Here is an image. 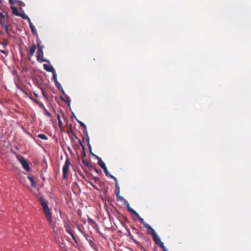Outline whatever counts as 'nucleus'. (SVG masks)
Segmentation results:
<instances>
[{
    "label": "nucleus",
    "instance_id": "1",
    "mask_svg": "<svg viewBox=\"0 0 251 251\" xmlns=\"http://www.w3.org/2000/svg\"><path fill=\"white\" fill-rule=\"evenodd\" d=\"M37 52H36V57H37V60L39 62H49V61L47 59H44L43 58L44 55V52L43 48V47L41 46V45L40 44L39 42H38L37 43Z\"/></svg>",
    "mask_w": 251,
    "mask_h": 251
},
{
    "label": "nucleus",
    "instance_id": "2",
    "mask_svg": "<svg viewBox=\"0 0 251 251\" xmlns=\"http://www.w3.org/2000/svg\"><path fill=\"white\" fill-rule=\"evenodd\" d=\"M16 157L18 160L21 163L23 167L27 172L30 171V168L25 159L21 155H17Z\"/></svg>",
    "mask_w": 251,
    "mask_h": 251
},
{
    "label": "nucleus",
    "instance_id": "3",
    "mask_svg": "<svg viewBox=\"0 0 251 251\" xmlns=\"http://www.w3.org/2000/svg\"><path fill=\"white\" fill-rule=\"evenodd\" d=\"M70 165V161L68 158H67L65 160V162L64 164L62 169L63 176L62 178L66 179L67 178V175L69 170V166Z\"/></svg>",
    "mask_w": 251,
    "mask_h": 251
},
{
    "label": "nucleus",
    "instance_id": "4",
    "mask_svg": "<svg viewBox=\"0 0 251 251\" xmlns=\"http://www.w3.org/2000/svg\"><path fill=\"white\" fill-rule=\"evenodd\" d=\"M126 206L127 207L128 211L129 212L134 214L136 216V217L139 220L140 223L143 224L144 226L145 227V225H147L148 224L145 222L144 219L140 216V215L138 214V213L136 212V211H135L134 209L130 207L129 204L128 203H127L126 204Z\"/></svg>",
    "mask_w": 251,
    "mask_h": 251
},
{
    "label": "nucleus",
    "instance_id": "5",
    "mask_svg": "<svg viewBox=\"0 0 251 251\" xmlns=\"http://www.w3.org/2000/svg\"><path fill=\"white\" fill-rule=\"evenodd\" d=\"M43 211L48 221L50 224H51L52 223V220L51 213L50 209H49V208H48L46 209L43 210Z\"/></svg>",
    "mask_w": 251,
    "mask_h": 251
},
{
    "label": "nucleus",
    "instance_id": "6",
    "mask_svg": "<svg viewBox=\"0 0 251 251\" xmlns=\"http://www.w3.org/2000/svg\"><path fill=\"white\" fill-rule=\"evenodd\" d=\"M145 227L148 229L147 233L148 234L151 235H157L155 230L151 227L150 225H145Z\"/></svg>",
    "mask_w": 251,
    "mask_h": 251
},
{
    "label": "nucleus",
    "instance_id": "7",
    "mask_svg": "<svg viewBox=\"0 0 251 251\" xmlns=\"http://www.w3.org/2000/svg\"><path fill=\"white\" fill-rule=\"evenodd\" d=\"M36 48L37 46L35 45H33L32 46L30 47L29 49V52H27V56L30 57L32 56L36 50Z\"/></svg>",
    "mask_w": 251,
    "mask_h": 251
},
{
    "label": "nucleus",
    "instance_id": "8",
    "mask_svg": "<svg viewBox=\"0 0 251 251\" xmlns=\"http://www.w3.org/2000/svg\"><path fill=\"white\" fill-rule=\"evenodd\" d=\"M120 186L118 184V182H116L115 189V195L118 198L123 199V197H121L120 195Z\"/></svg>",
    "mask_w": 251,
    "mask_h": 251
},
{
    "label": "nucleus",
    "instance_id": "9",
    "mask_svg": "<svg viewBox=\"0 0 251 251\" xmlns=\"http://www.w3.org/2000/svg\"><path fill=\"white\" fill-rule=\"evenodd\" d=\"M39 201H40L41 205H42L43 210H44V209H46L49 208L48 203L45 201V200L44 199V198H40Z\"/></svg>",
    "mask_w": 251,
    "mask_h": 251
},
{
    "label": "nucleus",
    "instance_id": "10",
    "mask_svg": "<svg viewBox=\"0 0 251 251\" xmlns=\"http://www.w3.org/2000/svg\"><path fill=\"white\" fill-rule=\"evenodd\" d=\"M64 226L67 233L70 235H74V230L71 229L70 226L67 223H65Z\"/></svg>",
    "mask_w": 251,
    "mask_h": 251
},
{
    "label": "nucleus",
    "instance_id": "11",
    "mask_svg": "<svg viewBox=\"0 0 251 251\" xmlns=\"http://www.w3.org/2000/svg\"><path fill=\"white\" fill-rule=\"evenodd\" d=\"M44 69L47 72L53 73L55 70L52 66H49L47 64H44Z\"/></svg>",
    "mask_w": 251,
    "mask_h": 251
},
{
    "label": "nucleus",
    "instance_id": "12",
    "mask_svg": "<svg viewBox=\"0 0 251 251\" xmlns=\"http://www.w3.org/2000/svg\"><path fill=\"white\" fill-rule=\"evenodd\" d=\"M29 26H30V29L32 31V33L34 35H35L37 34V30L35 27V26H34V25H33V24L32 23L30 19H29Z\"/></svg>",
    "mask_w": 251,
    "mask_h": 251
},
{
    "label": "nucleus",
    "instance_id": "13",
    "mask_svg": "<svg viewBox=\"0 0 251 251\" xmlns=\"http://www.w3.org/2000/svg\"><path fill=\"white\" fill-rule=\"evenodd\" d=\"M97 158L98 159V164L102 168H105L106 166L104 162L102 160L101 158L96 156Z\"/></svg>",
    "mask_w": 251,
    "mask_h": 251
},
{
    "label": "nucleus",
    "instance_id": "14",
    "mask_svg": "<svg viewBox=\"0 0 251 251\" xmlns=\"http://www.w3.org/2000/svg\"><path fill=\"white\" fill-rule=\"evenodd\" d=\"M153 240L155 244L158 246H160L161 243H163L161 241L159 236H152Z\"/></svg>",
    "mask_w": 251,
    "mask_h": 251
},
{
    "label": "nucleus",
    "instance_id": "15",
    "mask_svg": "<svg viewBox=\"0 0 251 251\" xmlns=\"http://www.w3.org/2000/svg\"><path fill=\"white\" fill-rule=\"evenodd\" d=\"M27 179L29 180L31 185L32 187L35 188L36 186V182H35L33 178L31 176H27Z\"/></svg>",
    "mask_w": 251,
    "mask_h": 251
},
{
    "label": "nucleus",
    "instance_id": "16",
    "mask_svg": "<svg viewBox=\"0 0 251 251\" xmlns=\"http://www.w3.org/2000/svg\"><path fill=\"white\" fill-rule=\"evenodd\" d=\"M11 8H12V10L13 13L14 15H16V16H19V15H20V14H21V13H20L18 12V9H17L16 7H11Z\"/></svg>",
    "mask_w": 251,
    "mask_h": 251
},
{
    "label": "nucleus",
    "instance_id": "17",
    "mask_svg": "<svg viewBox=\"0 0 251 251\" xmlns=\"http://www.w3.org/2000/svg\"><path fill=\"white\" fill-rule=\"evenodd\" d=\"M37 137L44 140H48V137L44 134H40L37 136Z\"/></svg>",
    "mask_w": 251,
    "mask_h": 251
},
{
    "label": "nucleus",
    "instance_id": "18",
    "mask_svg": "<svg viewBox=\"0 0 251 251\" xmlns=\"http://www.w3.org/2000/svg\"><path fill=\"white\" fill-rule=\"evenodd\" d=\"M62 93H63V95H64V96L65 97L66 99H67V101H66L65 100L63 99V98H62V100H63L64 101H65V102H66V103H69V102H70V98H69V97H68V96H67V95L65 94V92H64V90H62Z\"/></svg>",
    "mask_w": 251,
    "mask_h": 251
},
{
    "label": "nucleus",
    "instance_id": "19",
    "mask_svg": "<svg viewBox=\"0 0 251 251\" xmlns=\"http://www.w3.org/2000/svg\"><path fill=\"white\" fill-rule=\"evenodd\" d=\"M19 16L22 17L24 19H27L29 22V19H30V18L25 14H20V15Z\"/></svg>",
    "mask_w": 251,
    "mask_h": 251
},
{
    "label": "nucleus",
    "instance_id": "20",
    "mask_svg": "<svg viewBox=\"0 0 251 251\" xmlns=\"http://www.w3.org/2000/svg\"><path fill=\"white\" fill-rule=\"evenodd\" d=\"M87 145L88 146V148H89V151H90V153L93 155H94V154L93 153H92V148L91 147V145H90V143H89V139L88 138V140H87Z\"/></svg>",
    "mask_w": 251,
    "mask_h": 251
},
{
    "label": "nucleus",
    "instance_id": "21",
    "mask_svg": "<svg viewBox=\"0 0 251 251\" xmlns=\"http://www.w3.org/2000/svg\"><path fill=\"white\" fill-rule=\"evenodd\" d=\"M55 86L59 90H60V89L62 88L60 83L58 81L55 82Z\"/></svg>",
    "mask_w": 251,
    "mask_h": 251
},
{
    "label": "nucleus",
    "instance_id": "22",
    "mask_svg": "<svg viewBox=\"0 0 251 251\" xmlns=\"http://www.w3.org/2000/svg\"><path fill=\"white\" fill-rule=\"evenodd\" d=\"M93 180H94V182L95 183H99L100 184L101 183V182L100 181V179L99 177H94Z\"/></svg>",
    "mask_w": 251,
    "mask_h": 251
},
{
    "label": "nucleus",
    "instance_id": "23",
    "mask_svg": "<svg viewBox=\"0 0 251 251\" xmlns=\"http://www.w3.org/2000/svg\"><path fill=\"white\" fill-rule=\"evenodd\" d=\"M52 79L54 81V83L58 81L57 79V75L55 72L53 73V76Z\"/></svg>",
    "mask_w": 251,
    "mask_h": 251
},
{
    "label": "nucleus",
    "instance_id": "24",
    "mask_svg": "<svg viewBox=\"0 0 251 251\" xmlns=\"http://www.w3.org/2000/svg\"><path fill=\"white\" fill-rule=\"evenodd\" d=\"M104 171V172L105 173V175L108 176L109 175V172L107 170V167H105V168H103L102 169Z\"/></svg>",
    "mask_w": 251,
    "mask_h": 251
},
{
    "label": "nucleus",
    "instance_id": "25",
    "mask_svg": "<svg viewBox=\"0 0 251 251\" xmlns=\"http://www.w3.org/2000/svg\"><path fill=\"white\" fill-rule=\"evenodd\" d=\"M77 122H78V123L79 124V125H80L82 127H84V128H86V125H85V124H84V123H83V122H80V121H78V120H77Z\"/></svg>",
    "mask_w": 251,
    "mask_h": 251
},
{
    "label": "nucleus",
    "instance_id": "26",
    "mask_svg": "<svg viewBox=\"0 0 251 251\" xmlns=\"http://www.w3.org/2000/svg\"><path fill=\"white\" fill-rule=\"evenodd\" d=\"M108 176L110 177L112 179H113L115 181V183H116V182H118L117 178L112 175L109 174Z\"/></svg>",
    "mask_w": 251,
    "mask_h": 251
},
{
    "label": "nucleus",
    "instance_id": "27",
    "mask_svg": "<svg viewBox=\"0 0 251 251\" xmlns=\"http://www.w3.org/2000/svg\"><path fill=\"white\" fill-rule=\"evenodd\" d=\"M0 51L3 53V54H5L6 55H7L8 54V51L6 50H0Z\"/></svg>",
    "mask_w": 251,
    "mask_h": 251
},
{
    "label": "nucleus",
    "instance_id": "28",
    "mask_svg": "<svg viewBox=\"0 0 251 251\" xmlns=\"http://www.w3.org/2000/svg\"><path fill=\"white\" fill-rule=\"evenodd\" d=\"M160 247L163 249V251H167L163 243H161Z\"/></svg>",
    "mask_w": 251,
    "mask_h": 251
},
{
    "label": "nucleus",
    "instance_id": "29",
    "mask_svg": "<svg viewBox=\"0 0 251 251\" xmlns=\"http://www.w3.org/2000/svg\"><path fill=\"white\" fill-rule=\"evenodd\" d=\"M45 115H46L47 116H48L49 117H50L51 115V114L46 109H45Z\"/></svg>",
    "mask_w": 251,
    "mask_h": 251
},
{
    "label": "nucleus",
    "instance_id": "30",
    "mask_svg": "<svg viewBox=\"0 0 251 251\" xmlns=\"http://www.w3.org/2000/svg\"><path fill=\"white\" fill-rule=\"evenodd\" d=\"M89 183H90V184H91V185H92V186L94 189H96V190H98V188H97V187L96 185H94L92 182H89Z\"/></svg>",
    "mask_w": 251,
    "mask_h": 251
},
{
    "label": "nucleus",
    "instance_id": "31",
    "mask_svg": "<svg viewBox=\"0 0 251 251\" xmlns=\"http://www.w3.org/2000/svg\"><path fill=\"white\" fill-rule=\"evenodd\" d=\"M62 125H63V123L61 120V119H59V121H58V125L60 127H61L62 126Z\"/></svg>",
    "mask_w": 251,
    "mask_h": 251
},
{
    "label": "nucleus",
    "instance_id": "32",
    "mask_svg": "<svg viewBox=\"0 0 251 251\" xmlns=\"http://www.w3.org/2000/svg\"><path fill=\"white\" fill-rule=\"evenodd\" d=\"M83 162L86 166H87V167L90 166V163L89 161H86V162H84V161H83Z\"/></svg>",
    "mask_w": 251,
    "mask_h": 251
},
{
    "label": "nucleus",
    "instance_id": "33",
    "mask_svg": "<svg viewBox=\"0 0 251 251\" xmlns=\"http://www.w3.org/2000/svg\"><path fill=\"white\" fill-rule=\"evenodd\" d=\"M79 142L80 145L82 147L83 150H84V147L82 143H81V141L79 140Z\"/></svg>",
    "mask_w": 251,
    "mask_h": 251
},
{
    "label": "nucleus",
    "instance_id": "34",
    "mask_svg": "<svg viewBox=\"0 0 251 251\" xmlns=\"http://www.w3.org/2000/svg\"><path fill=\"white\" fill-rule=\"evenodd\" d=\"M77 236H71V237L74 240V241L76 242V237Z\"/></svg>",
    "mask_w": 251,
    "mask_h": 251
},
{
    "label": "nucleus",
    "instance_id": "35",
    "mask_svg": "<svg viewBox=\"0 0 251 251\" xmlns=\"http://www.w3.org/2000/svg\"><path fill=\"white\" fill-rule=\"evenodd\" d=\"M9 3L11 4L14 3L13 0H9Z\"/></svg>",
    "mask_w": 251,
    "mask_h": 251
},
{
    "label": "nucleus",
    "instance_id": "36",
    "mask_svg": "<svg viewBox=\"0 0 251 251\" xmlns=\"http://www.w3.org/2000/svg\"><path fill=\"white\" fill-rule=\"evenodd\" d=\"M5 30H6V32H8V27L7 25H5Z\"/></svg>",
    "mask_w": 251,
    "mask_h": 251
},
{
    "label": "nucleus",
    "instance_id": "37",
    "mask_svg": "<svg viewBox=\"0 0 251 251\" xmlns=\"http://www.w3.org/2000/svg\"><path fill=\"white\" fill-rule=\"evenodd\" d=\"M31 99H32L34 101H35V102H36L37 103H38V101H37V100H34V99H32V98H31Z\"/></svg>",
    "mask_w": 251,
    "mask_h": 251
},
{
    "label": "nucleus",
    "instance_id": "38",
    "mask_svg": "<svg viewBox=\"0 0 251 251\" xmlns=\"http://www.w3.org/2000/svg\"><path fill=\"white\" fill-rule=\"evenodd\" d=\"M59 119H61L60 116L58 114L57 115V120L59 121Z\"/></svg>",
    "mask_w": 251,
    "mask_h": 251
},
{
    "label": "nucleus",
    "instance_id": "39",
    "mask_svg": "<svg viewBox=\"0 0 251 251\" xmlns=\"http://www.w3.org/2000/svg\"><path fill=\"white\" fill-rule=\"evenodd\" d=\"M95 171H96L97 173H99V171L98 169H97L95 168Z\"/></svg>",
    "mask_w": 251,
    "mask_h": 251
},
{
    "label": "nucleus",
    "instance_id": "40",
    "mask_svg": "<svg viewBox=\"0 0 251 251\" xmlns=\"http://www.w3.org/2000/svg\"><path fill=\"white\" fill-rule=\"evenodd\" d=\"M64 237L66 239V240H68V239H69L68 236H64Z\"/></svg>",
    "mask_w": 251,
    "mask_h": 251
},
{
    "label": "nucleus",
    "instance_id": "41",
    "mask_svg": "<svg viewBox=\"0 0 251 251\" xmlns=\"http://www.w3.org/2000/svg\"><path fill=\"white\" fill-rule=\"evenodd\" d=\"M83 155H84V156H85V152L84 150H83Z\"/></svg>",
    "mask_w": 251,
    "mask_h": 251
},
{
    "label": "nucleus",
    "instance_id": "42",
    "mask_svg": "<svg viewBox=\"0 0 251 251\" xmlns=\"http://www.w3.org/2000/svg\"><path fill=\"white\" fill-rule=\"evenodd\" d=\"M134 242H135V243H136V244H139V242H137V241L134 240Z\"/></svg>",
    "mask_w": 251,
    "mask_h": 251
},
{
    "label": "nucleus",
    "instance_id": "43",
    "mask_svg": "<svg viewBox=\"0 0 251 251\" xmlns=\"http://www.w3.org/2000/svg\"><path fill=\"white\" fill-rule=\"evenodd\" d=\"M34 95H35L36 97H37V94H36L35 93H34Z\"/></svg>",
    "mask_w": 251,
    "mask_h": 251
},
{
    "label": "nucleus",
    "instance_id": "44",
    "mask_svg": "<svg viewBox=\"0 0 251 251\" xmlns=\"http://www.w3.org/2000/svg\"><path fill=\"white\" fill-rule=\"evenodd\" d=\"M61 238H62L63 236H61ZM61 240H62V241H64L62 239H61Z\"/></svg>",
    "mask_w": 251,
    "mask_h": 251
},
{
    "label": "nucleus",
    "instance_id": "45",
    "mask_svg": "<svg viewBox=\"0 0 251 251\" xmlns=\"http://www.w3.org/2000/svg\"><path fill=\"white\" fill-rule=\"evenodd\" d=\"M91 221L92 223H94V221H93V220H91Z\"/></svg>",
    "mask_w": 251,
    "mask_h": 251
},
{
    "label": "nucleus",
    "instance_id": "46",
    "mask_svg": "<svg viewBox=\"0 0 251 251\" xmlns=\"http://www.w3.org/2000/svg\"><path fill=\"white\" fill-rule=\"evenodd\" d=\"M0 24L1 25H2V22H1V21H0Z\"/></svg>",
    "mask_w": 251,
    "mask_h": 251
},
{
    "label": "nucleus",
    "instance_id": "47",
    "mask_svg": "<svg viewBox=\"0 0 251 251\" xmlns=\"http://www.w3.org/2000/svg\"><path fill=\"white\" fill-rule=\"evenodd\" d=\"M4 45L5 46H6V43H4Z\"/></svg>",
    "mask_w": 251,
    "mask_h": 251
}]
</instances>
